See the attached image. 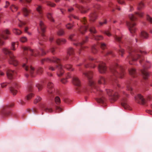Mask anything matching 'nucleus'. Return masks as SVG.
<instances>
[{
	"mask_svg": "<svg viewBox=\"0 0 152 152\" xmlns=\"http://www.w3.org/2000/svg\"><path fill=\"white\" fill-rule=\"evenodd\" d=\"M31 111H32V112L34 113H36L37 112V109L35 108H34L31 110H28V112L30 113Z\"/></svg>",
	"mask_w": 152,
	"mask_h": 152,
	"instance_id": "0e129e2a",
	"label": "nucleus"
},
{
	"mask_svg": "<svg viewBox=\"0 0 152 152\" xmlns=\"http://www.w3.org/2000/svg\"><path fill=\"white\" fill-rule=\"evenodd\" d=\"M42 99V98L40 96H37L34 100V103L35 104H36L39 102Z\"/></svg>",
	"mask_w": 152,
	"mask_h": 152,
	"instance_id": "c03bdc74",
	"label": "nucleus"
},
{
	"mask_svg": "<svg viewBox=\"0 0 152 152\" xmlns=\"http://www.w3.org/2000/svg\"><path fill=\"white\" fill-rule=\"evenodd\" d=\"M5 44L4 42L2 40L1 38L0 37V45H4Z\"/></svg>",
	"mask_w": 152,
	"mask_h": 152,
	"instance_id": "e2e57ef3",
	"label": "nucleus"
},
{
	"mask_svg": "<svg viewBox=\"0 0 152 152\" xmlns=\"http://www.w3.org/2000/svg\"><path fill=\"white\" fill-rule=\"evenodd\" d=\"M103 33L106 34L107 36L110 37L111 35V34L109 31H105L103 32Z\"/></svg>",
	"mask_w": 152,
	"mask_h": 152,
	"instance_id": "5fc2aeb1",
	"label": "nucleus"
},
{
	"mask_svg": "<svg viewBox=\"0 0 152 152\" xmlns=\"http://www.w3.org/2000/svg\"><path fill=\"white\" fill-rule=\"evenodd\" d=\"M23 50V55L27 61L28 58L31 56H36L39 54V51L37 50H33L29 47L22 46L21 48Z\"/></svg>",
	"mask_w": 152,
	"mask_h": 152,
	"instance_id": "0eeeda50",
	"label": "nucleus"
},
{
	"mask_svg": "<svg viewBox=\"0 0 152 152\" xmlns=\"http://www.w3.org/2000/svg\"><path fill=\"white\" fill-rule=\"evenodd\" d=\"M20 41L21 42L24 43L27 41V39L26 37H23L20 39Z\"/></svg>",
	"mask_w": 152,
	"mask_h": 152,
	"instance_id": "09e8293b",
	"label": "nucleus"
},
{
	"mask_svg": "<svg viewBox=\"0 0 152 152\" xmlns=\"http://www.w3.org/2000/svg\"><path fill=\"white\" fill-rule=\"evenodd\" d=\"M118 52L119 54L121 55V56H123V54L124 53V50L121 48L119 49Z\"/></svg>",
	"mask_w": 152,
	"mask_h": 152,
	"instance_id": "864d4df0",
	"label": "nucleus"
},
{
	"mask_svg": "<svg viewBox=\"0 0 152 152\" xmlns=\"http://www.w3.org/2000/svg\"><path fill=\"white\" fill-rule=\"evenodd\" d=\"M19 87V85L17 83L14 82L9 88L10 93L13 96L15 95L17 93L16 89Z\"/></svg>",
	"mask_w": 152,
	"mask_h": 152,
	"instance_id": "f3484780",
	"label": "nucleus"
},
{
	"mask_svg": "<svg viewBox=\"0 0 152 152\" xmlns=\"http://www.w3.org/2000/svg\"><path fill=\"white\" fill-rule=\"evenodd\" d=\"M23 68L28 73L25 74V76L27 77L29 76V74L31 77H34L36 76V74L39 75H41L43 71L42 68L39 67L38 68L36 71L35 72L34 68L32 66H29L24 63L23 65Z\"/></svg>",
	"mask_w": 152,
	"mask_h": 152,
	"instance_id": "39448f33",
	"label": "nucleus"
},
{
	"mask_svg": "<svg viewBox=\"0 0 152 152\" xmlns=\"http://www.w3.org/2000/svg\"><path fill=\"white\" fill-rule=\"evenodd\" d=\"M98 84H105L106 80L105 78L102 76H100L98 80Z\"/></svg>",
	"mask_w": 152,
	"mask_h": 152,
	"instance_id": "2f4dec72",
	"label": "nucleus"
},
{
	"mask_svg": "<svg viewBox=\"0 0 152 152\" xmlns=\"http://www.w3.org/2000/svg\"><path fill=\"white\" fill-rule=\"evenodd\" d=\"M34 96V94L32 93H30L28 94L26 96V99L27 100H29L31 99Z\"/></svg>",
	"mask_w": 152,
	"mask_h": 152,
	"instance_id": "a18cd8bd",
	"label": "nucleus"
},
{
	"mask_svg": "<svg viewBox=\"0 0 152 152\" xmlns=\"http://www.w3.org/2000/svg\"><path fill=\"white\" fill-rule=\"evenodd\" d=\"M47 18L51 21L54 22L55 20L52 16V14L50 12L48 13L47 14Z\"/></svg>",
	"mask_w": 152,
	"mask_h": 152,
	"instance_id": "f704fd0d",
	"label": "nucleus"
},
{
	"mask_svg": "<svg viewBox=\"0 0 152 152\" xmlns=\"http://www.w3.org/2000/svg\"><path fill=\"white\" fill-rule=\"evenodd\" d=\"M89 30L90 32L92 34H95L96 33V31L94 27H90Z\"/></svg>",
	"mask_w": 152,
	"mask_h": 152,
	"instance_id": "a19ab883",
	"label": "nucleus"
},
{
	"mask_svg": "<svg viewBox=\"0 0 152 152\" xmlns=\"http://www.w3.org/2000/svg\"><path fill=\"white\" fill-rule=\"evenodd\" d=\"M41 107L42 109H44L45 111L47 113H51L52 112L53 110L51 108L47 107H44V105L43 104H42L41 105Z\"/></svg>",
	"mask_w": 152,
	"mask_h": 152,
	"instance_id": "72a5a7b5",
	"label": "nucleus"
},
{
	"mask_svg": "<svg viewBox=\"0 0 152 152\" xmlns=\"http://www.w3.org/2000/svg\"><path fill=\"white\" fill-rule=\"evenodd\" d=\"M126 87L127 89L129 91H132V88H131V85L129 84V83H127L126 84Z\"/></svg>",
	"mask_w": 152,
	"mask_h": 152,
	"instance_id": "13d9d810",
	"label": "nucleus"
},
{
	"mask_svg": "<svg viewBox=\"0 0 152 152\" xmlns=\"http://www.w3.org/2000/svg\"><path fill=\"white\" fill-rule=\"evenodd\" d=\"M110 69L112 74L115 77L122 78L124 76V68L122 66H119L117 63L114 66H112Z\"/></svg>",
	"mask_w": 152,
	"mask_h": 152,
	"instance_id": "423d86ee",
	"label": "nucleus"
},
{
	"mask_svg": "<svg viewBox=\"0 0 152 152\" xmlns=\"http://www.w3.org/2000/svg\"><path fill=\"white\" fill-rule=\"evenodd\" d=\"M130 74L133 77H135L136 76V72L135 69L133 68H130L129 69Z\"/></svg>",
	"mask_w": 152,
	"mask_h": 152,
	"instance_id": "7c9ffc66",
	"label": "nucleus"
},
{
	"mask_svg": "<svg viewBox=\"0 0 152 152\" xmlns=\"http://www.w3.org/2000/svg\"><path fill=\"white\" fill-rule=\"evenodd\" d=\"M56 109L58 111V112H61L62 111V109L58 106H56L55 107Z\"/></svg>",
	"mask_w": 152,
	"mask_h": 152,
	"instance_id": "052dcab7",
	"label": "nucleus"
},
{
	"mask_svg": "<svg viewBox=\"0 0 152 152\" xmlns=\"http://www.w3.org/2000/svg\"><path fill=\"white\" fill-rule=\"evenodd\" d=\"M55 102L56 104L58 105L61 102L60 98L58 96H56L55 99Z\"/></svg>",
	"mask_w": 152,
	"mask_h": 152,
	"instance_id": "58836bf2",
	"label": "nucleus"
},
{
	"mask_svg": "<svg viewBox=\"0 0 152 152\" xmlns=\"http://www.w3.org/2000/svg\"><path fill=\"white\" fill-rule=\"evenodd\" d=\"M148 37V34L145 31H143L141 32L140 35V38L139 39L136 38L135 40L136 42H137L138 41L140 42L142 39H147Z\"/></svg>",
	"mask_w": 152,
	"mask_h": 152,
	"instance_id": "4be33fe9",
	"label": "nucleus"
},
{
	"mask_svg": "<svg viewBox=\"0 0 152 152\" xmlns=\"http://www.w3.org/2000/svg\"><path fill=\"white\" fill-rule=\"evenodd\" d=\"M18 9V7L14 4H12L10 7V9L13 12L16 11Z\"/></svg>",
	"mask_w": 152,
	"mask_h": 152,
	"instance_id": "4c0bfd02",
	"label": "nucleus"
},
{
	"mask_svg": "<svg viewBox=\"0 0 152 152\" xmlns=\"http://www.w3.org/2000/svg\"><path fill=\"white\" fill-rule=\"evenodd\" d=\"M59 63H56L57 64L56 65V68L58 69V71L57 74L58 76L61 77L62 75L64 73V68H65L68 70L73 71L74 69L72 68V65L70 64H67L64 66H63L60 63V60Z\"/></svg>",
	"mask_w": 152,
	"mask_h": 152,
	"instance_id": "6e6552de",
	"label": "nucleus"
},
{
	"mask_svg": "<svg viewBox=\"0 0 152 152\" xmlns=\"http://www.w3.org/2000/svg\"><path fill=\"white\" fill-rule=\"evenodd\" d=\"M15 43L13 42L12 44V45L11 47V49L15 51L16 50V47L15 46Z\"/></svg>",
	"mask_w": 152,
	"mask_h": 152,
	"instance_id": "4d7b16f0",
	"label": "nucleus"
},
{
	"mask_svg": "<svg viewBox=\"0 0 152 152\" xmlns=\"http://www.w3.org/2000/svg\"><path fill=\"white\" fill-rule=\"evenodd\" d=\"M22 10L23 15L25 17L28 16L31 12V10L27 9L26 7H23Z\"/></svg>",
	"mask_w": 152,
	"mask_h": 152,
	"instance_id": "bb28decb",
	"label": "nucleus"
},
{
	"mask_svg": "<svg viewBox=\"0 0 152 152\" xmlns=\"http://www.w3.org/2000/svg\"><path fill=\"white\" fill-rule=\"evenodd\" d=\"M136 102L140 104H144L146 103V100L140 94H138L135 97Z\"/></svg>",
	"mask_w": 152,
	"mask_h": 152,
	"instance_id": "a211bd4d",
	"label": "nucleus"
},
{
	"mask_svg": "<svg viewBox=\"0 0 152 152\" xmlns=\"http://www.w3.org/2000/svg\"><path fill=\"white\" fill-rule=\"evenodd\" d=\"M92 52L94 53H96L97 52V50L96 45H94L92 47Z\"/></svg>",
	"mask_w": 152,
	"mask_h": 152,
	"instance_id": "37998d69",
	"label": "nucleus"
},
{
	"mask_svg": "<svg viewBox=\"0 0 152 152\" xmlns=\"http://www.w3.org/2000/svg\"><path fill=\"white\" fill-rule=\"evenodd\" d=\"M47 4L48 6H50L52 7H54L56 5L55 4L51 3L50 2L48 1L47 2Z\"/></svg>",
	"mask_w": 152,
	"mask_h": 152,
	"instance_id": "603ef678",
	"label": "nucleus"
},
{
	"mask_svg": "<svg viewBox=\"0 0 152 152\" xmlns=\"http://www.w3.org/2000/svg\"><path fill=\"white\" fill-rule=\"evenodd\" d=\"M66 42V40L64 39H58L56 41V43L58 45L64 44Z\"/></svg>",
	"mask_w": 152,
	"mask_h": 152,
	"instance_id": "e433bc0d",
	"label": "nucleus"
},
{
	"mask_svg": "<svg viewBox=\"0 0 152 152\" xmlns=\"http://www.w3.org/2000/svg\"><path fill=\"white\" fill-rule=\"evenodd\" d=\"M105 55L106 56L111 55L112 56H113V54L112 52L111 51H109L108 52H107L106 53Z\"/></svg>",
	"mask_w": 152,
	"mask_h": 152,
	"instance_id": "680f3d73",
	"label": "nucleus"
},
{
	"mask_svg": "<svg viewBox=\"0 0 152 152\" xmlns=\"http://www.w3.org/2000/svg\"><path fill=\"white\" fill-rule=\"evenodd\" d=\"M77 7L79 9L82 13H85L89 10V8H85L78 5H77Z\"/></svg>",
	"mask_w": 152,
	"mask_h": 152,
	"instance_id": "c756f323",
	"label": "nucleus"
},
{
	"mask_svg": "<svg viewBox=\"0 0 152 152\" xmlns=\"http://www.w3.org/2000/svg\"><path fill=\"white\" fill-rule=\"evenodd\" d=\"M39 26L40 29V31H39V30L38 29V32L41 34L42 37H43L44 39L45 40L46 39L44 33L45 31L46 27L43 22L42 21H40Z\"/></svg>",
	"mask_w": 152,
	"mask_h": 152,
	"instance_id": "6ab92c4d",
	"label": "nucleus"
},
{
	"mask_svg": "<svg viewBox=\"0 0 152 152\" xmlns=\"http://www.w3.org/2000/svg\"><path fill=\"white\" fill-rule=\"evenodd\" d=\"M14 105V104L12 103L10 104L3 106L1 112V114L2 116L4 117L10 116L11 114V112L8 111L9 107L13 106Z\"/></svg>",
	"mask_w": 152,
	"mask_h": 152,
	"instance_id": "f8f14e48",
	"label": "nucleus"
},
{
	"mask_svg": "<svg viewBox=\"0 0 152 152\" xmlns=\"http://www.w3.org/2000/svg\"><path fill=\"white\" fill-rule=\"evenodd\" d=\"M92 37L93 39L97 41L102 40L103 38V37L102 36L99 35L96 36L93 35Z\"/></svg>",
	"mask_w": 152,
	"mask_h": 152,
	"instance_id": "c9c22d12",
	"label": "nucleus"
},
{
	"mask_svg": "<svg viewBox=\"0 0 152 152\" xmlns=\"http://www.w3.org/2000/svg\"><path fill=\"white\" fill-rule=\"evenodd\" d=\"M36 9L39 14V15L37 17V18L39 19L42 18L43 15V7L41 5H37Z\"/></svg>",
	"mask_w": 152,
	"mask_h": 152,
	"instance_id": "5701e85b",
	"label": "nucleus"
},
{
	"mask_svg": "<svg viewBox=\"0 0 152 152\" xmlns=\"http://www.w3.org/2000/svg\"><path fill=\"white\" fill-rule=\"evenodd\" d=\"M146 19L147 20H148L152 24V18H151L148 15H147L146 16Z\"/></svg>",
	"mask_w": 152,
	"mask_h": 152,
	"instance_id": "3c124183",
	"label": "nucleus"
},
{
	"mask_svg": "<svg viewBox=\"0 0 152 152\" xmlns=\"http://www.w3.org/2000/svg\"><path fill=\"white\" fill-rule=\"evenodd\" d=\"M151 66L150 64L148 63V64L143 66V69L141 71L143 77L145 79H147L149 76V74L147 71V69L149 68Z\"/></svg>",
	"mask_w": 152,
	"mask_h": 152,
	"instance_id": "dca6fc26",
	"label": "nucleus"
},
{
	"mask_svg": "<svg viewBox=\"0 0 152 152\" xmlns=\"http://www.w3.org/2000/svg\"><path fill=\"white\" fill-rule=\"evenodd\" d=\"M144 4L142 2L140 3L138 6L137 8L138 10H140L144 7Z\"/></svg>",
	"mask_w": 152,
	"mask_h": 152,
	"instance_id": "8fccbe9b",
	"label": "nucleus"
},
{
	"mask_svg": "<svg viewBox=\"0 0 152 152\" xmlns=\"http://www.w3.org/2000/svg\"><path fill=\"white\" fill-rule=\"evenodd\" d=\"M107 23V20H105L103 22H100L99 23V25L100 26H102L104 24H106Z\"/></svg>",
	"mask_w": 152,
	"mask_h": 152,
	"instance_id": "bf43d9fd",
	"label": "nucleus"
},
{
	"mask_svg": "<svg viewBox=\"0 0 152 152\" xmlns=\"http://www.w3.org/2000/svg\"><path fill=\"white\" fill-rule=\"evenodd\" d=\"M55 49L53 47L51 48L50 49V51L53 54H54V52L55 51Z\"/></svg>",
	"mask_w": 152,
	"mask_h": 152,
	"instance_id": "774afa93",
	"label": "nucleus"
},
{
	"mask_svg": "<svg viewBox=\"0 0 152 152\" xmlns=\"http://www.w3.org/2000/svg\"><path fill=\"white\" fill-rule=\"evenodd\" d=\"M64 34V31L62 29H60L57 32L59 36H61Z\"/></svg>",
	"mask_w": 152,
	"mask_h": 152,
	"instance_id": "49530a36",
	"label": "nucleus"
},
{
	"mask_svg": "<svg viewBox=\"0 0 152 152\" xmlns=\"http://www.w3.org/2000/svg\"><path fill=\"white\" fill-rule=\"evenodd\" d=\"M16 72L14 70L8 69L7 71V75L8 77L10 79L13 78L16 74Z\"/></svg>",
	"mask_w": 152,
	"mask_h": 152,
	"instance_id": "a878e982",
	"label": "nucleus"
},
{
	"mask_svg": "<svg viewBox=\"0 0 152 152\" xmlns=\"http://www.w3.org/2000/svg\"><path fill=\"white\" fill-rule=\"evenodd\" d=\"M74 36V34L71 35L69 37V39L71 41L74 42L73 44L77 46H79L80 47V48L79 50V53L80 54V51L82 50H83L85 48L82 46V45L85 43L87 42L88 39V37H86L85 38V39L83 40L82 42H79L77 40L73 39V37Z\"/></svg>",
	"mask_w": 152,
	"mask_h": 152,
	"instance_id": "9b49d317",
	"label": "nucleus"
},
{
	"mask_svg": "<svg viewBox=\"0 0 152 152\" xmlns=\"http://www.w3.org/2000/svg\"><path fill=\"white\" fill-rule=\"evenodd\" d=\"M99 46L102 49H104L106 48V44L103 42H101L99 44Z\"/></svg>",
	"mask_w": 152,
	"mask_h": 152,
	"instance_id": "ea45409f",
	"label": "nucleus"
},
{
	"mask_svg": "<svg viewBox=\"0 0 152 152\" xmlns=\"http://www.w3.org/2000/svg\"><path fill=\"white\" fill-rule=\"evenodd\" d=\"M47 91L48 94L53 95L55 91L54 85L53 83L49 82L47 85Z\"/></svg>",
	"mask_w": 152,
	"mask_h": 152,
	"instance_id": "aec40b11",
	"label": "nucleus"
},
{
	"mask_svg": "<svg viewBox=\"0 0 152 152\" xmlns=\"http://www.w3.org/2000/svg\"><path fill=\"white\" fill-rule=\"evenodd\" d=\"M10 34V33L8 29H6L3 31L1 34L0 36L1 38L6 40L8 39V35Z\"/></svg>",
	"mask_w": 152,
	"mask_h": 152,
	"instance_id": "b1692460",
	"label": "nucleus"
},
{
	"mask_svg": "<svg viewBox=\"0 0 152 152\" xmlns=\"http://www.w3.org/2000/svg\"><path fill=\"white\" fill-rule=\"evenodd\" d=\"M39 44L40 46H39V49L40 51L41 52V55H45L46 52L44 50V46L43 45V44L42 42H39Z\"/></svg>",
	"mask_w": 152,
	"mask_h": 152,
	"instance_id": "c85d7f7f",
	"label": "nucleus"
},
{
	"mask_svg": "<svg viewBox=\"0 0 152 152\" xmlns=\"http://www.w3.org/2000/svg\"><path fill=\"white\" fill-rule=\"evenodd\" d=\"M80 20L84 26H81L78 29V31L81 34H83L87 30L88 27V26L87 23V21L86 18H82Z\"/></svg>",
	"mask_w": 152,
	"mask_h": 152,
	"instance_id": "ddd939ff",
	"label": "nucleus"
},
{
	"mask_svg": "<svg viewBox=\"0 0 152 152\" xmlns=\"http://www.w3.org/2000/svg\"><path fill=\"white\" fill-rule=\"evenodd\" d=\"M13 32L17 35H20L22 33L21 31L17 29H14L13 30Z\"/></svg>",
	"mask_w": 152,
	"mask_h": 152,
	"instance_id": "79ce46f5",
	"label": "nucleus"
},
{
	"mask_svg": "<svg viewBox=\"0 0 152 152\" xmlns=\"http://www.w3.org/2000/svg\"><path fill=\"white\" fill-rule=\"evenodd\" d=\"M128 49L129 51V55L127 57L126 60L128 61L130 64H133L134 62L138 59H139L140 63H141L143 59V55L146 54V52L134 49L130 47H129Z\"/></svg>",
	"mask_w": 152,
	"mask_h": 152,
	"instance_id": "7ed1b4c3",
	"label": "nucleus"
},
{
	"mask_svg": "<svg viewBox=\"0 0 152 152\" xmlns=\"http://www.w3.org/2000/svg\"><path fill=\"white\" fill-rule=\"evenodd\" d=\"M90 20L94 22L97 19V15L96 12L91 13L89 15Z\"/></svg>",
	"mask_w": 152,
	"mask_h": 152,
	"instance_id": "cd10ccee",
	"label": "nucleus"
},
{
	"mask_svg": "<svg viewBox=\"0 0 152 152\" xmlns=\"http://www.w3.org/2000/svg\"><path fill=\"white\" fill-rule=\"evenodd\" d=\"M73 26V25L70 23H69L66 25V27L68 29H71Z\"/></svg>",
	"mask_w": 152,
	"mask_h": 152,
	"instance_id": "6e6d98bb",
	"label": "nucleus"
},
{
	"mask_svg": "<svg viewBox=\"0 0 152 152\" xmlns=\"http://www.w3.org/2000/svg\"><path fill=\"white\" fill-rule=\"evenodd\" d=\"M106 91L111 100L115 101L118 98L119 95L116 91H113L112 90L107 89Z\"/></svg>",
	"mask_w": 152,
	"mask_h": 152,
	"instance_id": "4468645a",
	"label": "nucleus"
},
{
	"mask_svg": "<svg viewBox=\"0 0 152 152\" xmlns=\"http://www.w3.org/2000/svg\"><path fill=\"white\" fill-rule=\"evenodd\" d=\"M10 4V2L7 1H6V4L4 6V7L5 8H7L8 6Z\"/></svg>",
	"mask_w": 152,
	"mask_h": 152,
	"instance_id": "338daca9",
	"label": "nucleus"
},
{
	"mask_svg": "<svg viewBox=\"0 0 152 152\" xmlns=\"http://www.w3.org/2000/svg\"><path fill=\"white\" fill-rule=\"evenodd\" d=\"M114 37L116 41L120 44H123L124 43L123 38H121L116 35Z\"/></svg>",
	"mask_w": 152,
	"mask_h": 152,
	"instance_id": "473e14b6",
	"label": "nucleus"
},
{
	"mask_svg": "<svg viewBox=\"0 0 152 152\" xmlns=\"http://www.w3.org/2000/svg\"><path fill=\"white\" fill-rule=\"evenodd\" d=\"M8 83H3L1 84V86L2 88H4L7 85Z\"/></svg>",
	"mask_w": 152,
	"mask_h": 152,
	"instance_id": "69168bd1",
	"label": "nucleus"
},
{
	"mask_svg": "<svg viewBox=\"0 0 152 152\" xmlns=\"http://www.w3.org/2000/svg\"><path fill=\"white\" fill-rule=\"evenodd\" d=\"M83 65L85 68L91 67L94 68L96 65H98V69L99 72L101 73H105L107 70L105 64L102 61H97L89 56L84 59L83 62L77 65V66H80Z\"/></svg>",
	"mask_w": 152,
	"mask_h": 152,
	"instance_id": "f03ea898",
	"label": "nucleus"
},
{
	"mask_svg": "<svg viewBox=\"0 0 152 152\" xmlns=\"http://www.w3.org/2000/svg\"><path fill=\"white\" fill-rule=\"evenodd\" d=\"M74 53V49L71 47L69 48L67 50V55L64 58V61L67 60L68 59L69 56H73Z\"/></svg>",
	"mask_w": 152,
	"mask_h": 152,
	"instance_id": "393cba45",
	"label": "nucleus"
},
{
	"mask_svg": "<svg viewBox=\"0 0 152 152\" xmlns=\"http://www.w3.org/2000/svg\"><path fill=\"white\" fill-rule=\"evenodd\" d=\"M3 52L6 55H8L9 56V63L15 66H17L18 62L15 59V57L14 56L12 52L6 48H4L2 49Z\"/></svg>",
	"mask_w": 152,
	"mask_h": 152,
	"instance_id": "1a4fd4ad",
	"label": "nucleus"
},
{
	"mask_svg": "<svg viewBox=\"0 0 152 152\" xmlns=\"http://www.w3.org/2000/svg\"><path fill=\"white\" fill-rule=\"evenodd\" d=\"M36 87L37 88L39 91L42 90V84L39 83H37L36 85Z\"/></svg>",
	"mask_w": 152,
	"mask_h": 152,
	"instance_id": "de8ad7c7",
	"label": "nucleus"
},
{
	"mask_svg": "<svg viewBox=\"0 0 152 152\" xmlns=\"http://www.w3.org/2000/svg\"><path fill=\"white\" fill-rule=\"evenodd\" d=\"M73 84L76 86V89L77 92L80 93L81 92H86L88 89L86 87H81L80 82L79 79L75 76L73 77Z\"/></svg>",
	"mask_w": 152,
	"mask_h": 152,
	"instance_id": "9d476101",
	"label": "nucleus"
},
{
	"mask_svg": "<svg viewBox=\"0 0 152 152\" xmlns=\"http://www.w3.org/2000/svg\"><path fill=\"white\" fill-rule=\"evenodd\" d=\"M143 15V13L140 12H135L134 15L132 14L129 15L130 21H127L126 25L131 33H134L135 32L136 29L135 27L136 25L135 21L137 19V16L142 17Z\"/></svg>",
	"mask_w": 152,
	"mask_h": 152,
	"instance_id": "20e7f679",
	"label": "nucleus"
},
{
	"mask_svg": "<svg viewBox=\"0 0 152 152\" xmlns=\"http://www.w3.org/2000/svg\"><path fill=\"white\" fill-rule=\"evenodd\" d=\"M128 96V95L125 92L123 91V99L122 101L121 105L125 109L130 110L131 108L128 104L127 99L126 97V96L127 97Z\"/></svg>",
	"mask_w": 152,
	"mask_h": 152,
	"instance_id": "2eb2a0df",
	"label": "nucleus"
},
{
	"mask_svg": "<svg viewBox=\"0 0 152 152\" xmlns=\"http://www.w3.org/2000/svg\"><path fill=\"white\" fill-rule=\"evenodd\" d=\"M79 70L82 71L83 74L89 80V84L91 88H93V91L96 94L98 97L96 99L97 102L99 103H103L105 100L104 93L100 90L98 85L95 83L91 79L93 77V73L91 71L84 72L82 69L80 68Z\"/></svg>",
	"mask_w": 152,
	"mask_h": 152,
	"instance_id": "f257e3e1",
	"label": "nucleus"
},
{
	"mask_svg": "<svg viewBox=\"0 0 152 152\" xmlns=\"http://www.w3.org/2000/svg\"><path fill=\"white\" fill-rule=\"evenodd\" d=\"M59 59L55 57H53L51 59L47 58L42 59L41 60V62L42 64H43L45 62L52 61L56 63H59Z\"/></svg>",
	"mask_w": 152,
	"mask_h": 152,
	"instance_id": "412c9836",
	"label": "nucleus"
}]
</instances>
